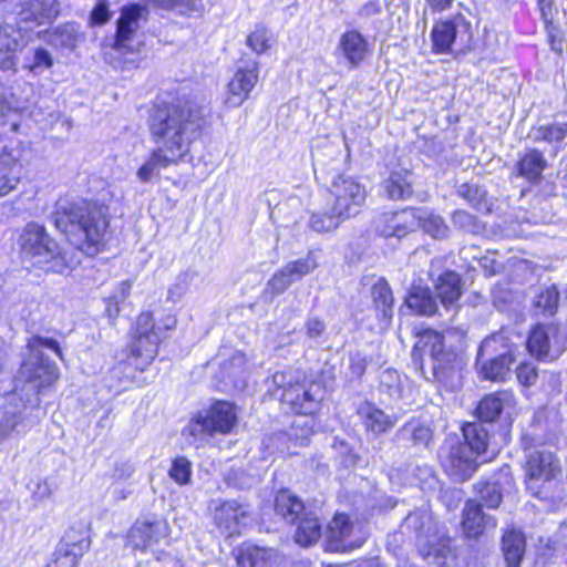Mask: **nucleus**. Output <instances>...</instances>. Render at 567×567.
I'll return each instance as SVG.
<instances>
[{"label":"nucleus","instance_id":"f257e3e1","mask_svg":"<svg viewBox=\"0 0 567 567\" xmlns=\"http://www.w3.org/2000/svg\"><path fill=\"white\" fill-rule=\"evenodd\" d=\"M212 126L204 106L194 99L167 91L151 101L146 127L155 147L136 175L147 183L162 168L178 165L192 155V146L203 140Z\"/></svg>","mask_w":567,"mask_h":567},{"label":"nucleus","instance_id":"f03ea898","mask_svg":"<svg viewBox=\"0 0 567 567\" xmlns=\"http://www.w3.org/2000/svg\"><path fill=\"white\" fill-rule=\"evenodd\" d=\"M51 220L69 245L83 257L95 258L110 249L113 237L110 207L95 198L56 206Z\"/></svg>","mask_w":567,"mask_h":567},{"label":"nucleus","instance_id":"7ed1b4c3","mask_svg":"<svg viewBox=\"0 0 567 567\" xmlns=\"http://www.w3.org/2000/svg\"><path fill=\"white\" fill-rule=\"evenodd\" d=\"M151 310L140 312L128 331V342L116 355L110 368V379L122 390L141 385L140 377L159 354L163 338Z\"/></svg>","mask_w":567,"mask_h":567},{"label":"nucleus","instance_id":"20e7f679","mask_svg":"<svg viewBox=\"0 0 567 567\" xmlns=\"http://www.w3.org/2000/svg\"><path fill=\"white\" fill-rule=\"evenodd\" d=\"M324 383L303 370H280L271 377L267 394L285 415L317 419L324 401Z\"/></svg>","mask_w":567,"mask_h":567},{"label":"nucleus","instance_id":"39448f33","mask_svg":"<svg viewBox=\"0 0 567 567\" xmlns=\"http://www.w3.org/2000/svg\"><path fill=\"white\" fill-rule=\"evenodd\" d=\"M417 341L412 348V360L416 369L424 374V351L429 349L432 360L433 382L440 390L454 392L463 384L466 368L465 354L453 347H445L444 333L432 328H422L413 332Z\"/></svg>","mask_w":567,"mask_h":567},{"label":"nucleus","instance_id":"423d86ee","mask_svg":"<svg viewBox=\"0 0 567 567\" xmlns=\"http://www.w3.org/2000/svg\"><path fill=\"white\" fill-rule=\"evenodd\" d=\"M329 209L310 215L308 226L320 234L334 231L347 220L355 218L365 208L368 190L355 177L338 174L327 188Z\"/></svg>","mask_w":567,"mask_h":567},{"label":"nucleus","instance_id":"0eeeda50","mask_svg":"<svg viewBox=\"0 0 567 567\" xmlns=\"http://www.w3.org/2000/svg\"><path fill=\"white\" fill-rule=\"evenodd\" d=\"M25 348L34 360L21 361L14 377V391L39 398L52 389L60 379L58 364L41 353V348L50 349L61 361L64 360V353L55 339L40 334L28 338Z\"/></svg>","mask_w":567,"mask_h":567},{"label":"nucleus","instance_id":"6e6552de","mask_svg":"<svg viewBox=\"0 0 567 567\" xmlns=\"http://www.w3.org/2000/svg\"><path fill=\"white\" fill-rule=\"evenodd\" d=\"M484 424L477 420L463 422L460 427L462 441L442 449L440 465L447 476L465 482L477 471L480 463L476 458L487 453L492 437Z\"/></svg>","mask_w":567,"mask_h":567},{"label":"nucleus","instance_id":"1a4fd4ad","mask_svg":"<svg viewBox=\"0 0 567 567\" xmlns=\"http://www.w3.org/2000/svg\"><path fill=\"white\" fill-rule=\"evenodd\" d=\"M19 255L44 274H66L73 269L69 254L43 224L27 223L18 236Z\"/></svg>","mask_w":567,"mask_h":567},{"label":"nucleus","instance_id":"9d476101","mask_svg":"<svg viewBox=\"0 0 567 567\" xmlns=\"http://www.w3.org/2000/svg\"><path fill=\"white\" fill-rule=\"evenodd\" d=\"M239 423L238 406L236 403L225 400H213L205 409L195 412L184 434L194 440H208L215 436L233 434Z\"/></svg>","mask_w":567,"mask_h":567},{"label":"nucleus","instance_id":"9b49d317","mask_svg":"<svg viewBox=\"0 0 567 567\" xmlns=\"http://www.w3.org/2000/svg\"><path fill=\"white\" fill-rule=\"evenodd\" d=\"M524 484L532 495L542 501H554L563 474L556 453L534 450L526 455L523 463Z\"/></svg>","mask_w":567,"mask_h":567},{"label":"nucleus","instance_id":"f8f14e48","mask_svg":"<svg viewBox=\"0 0 567 567\" xmlns=\"http://www.w3.org/2000/svg\"><path fill=\"white\" fill-rule=\"evenodd\" d=\"M517 410V399L512 389H499L484 394L474 409L480 423H504L512 427Z\"/></svg>","mask_w":567,"mask_h":567},{"label":"nucleus","instance_id":"ddd939ff","mask_svg":"<svg viewBox=\"0 0 567 567\" xmlns=\"http://www.w3.org/2000/svg\"><path fill=\"white\" fill-rule=\"evenodd\" d=\"M213 524L218 533L229 539L239 537L251 519L247 504L236 499H223L212 512Z\"/></svg>","mask_w":567,"mask_h":567},{"label":"nucleus","instance_id":"4468645a","mask_svg":"<svg viewBox=\"0 0 567 567\" xmlns=\"http://www.w3.org/2000/svg\"><path fill=\"white\" fill-rule=\"evenodd\" d=\"M167 524L161 519L137 518L123 536L124 547L132 554H145L165 537Z\"/></svg>","mask_w":567,"mask_h":567},{"label":"nucleus","instance_id":"2eb2a0df","mask_svg":"<svg viewBox=\"0 0 567 567\" xmlns=\"http://www.w3.org/2000/svg\"><path fill=\"white\" fill-rule=\"evenodd\" d=\"M260 63L250 61L238 66L226 84L224 105L226 109H236L243 105L259 82Z\"/></svg>","mask_w":567,"mask_h":567},{"label":"nucleus","instance_id":"dca6fc26","mask_svg":"<svg viewBox=\"0 0 567 567\" xmlns=\"http://www.w3.org/2000/svg\"><path fill=\"white\" fill-rule=\"evenodd\" d=\"M147 13V8L141 3L124 4L116 20L112 49L122 54L133 53L134 49L131 42L140 28L141 19L146 20Z\"/></svg>","mask_w":567,"mask_h":567},{"label":"nucleus","instance_id":"f3484780","mask_svg":"<svg viewBox=\"0 0 567 567\" xmlns=\"http://www.w3.org/2000/svg\"><path fill=\"white\" fill-rule=\"evenodd\" d=\"M460 25L466 29L471 28V22L461 12L437 19L430 32L431 53L435 55L452 54Z\"/></svg>","mask_w":567,"mask_h":567},{"label":"nucleus","instance_id":"a211bd4d","mask_svg":"<svg viewBox=\"0 0 567 567\" xmlns=\"http://www.w3.org/2000/svg\"><path fill=\"white\" fill-rule=\"evenodd\" d=\"M90 546L91 538L87 532L72 527L65 533L62 545L45 567H76Z\"/></svg>","mask_w":567,"mask_h":567},{"label":"nucleus","instance_id":"6ab92c4d","mask_svg":"<svg viewBox=\"0 0 567 567\" xmlns=\"http://www.w3.org/2000/svg\"><path fill=\"white\" fill-rule=\"evenodd\" d=\"M559 337V326L554 322H537L527 333L525 348L528 354L537 361H551V346Z\"/></svg>","mask_w":567,"mask_h":567},{"label":"nucleus","instance_id":"aec40b11","mask_svg":"<svg viewBox=\"0 0 567 567\" xmlns=\"http://www.w3.org/2000/svg\"><path fill=\"white\" fill-rule=\"evenodd\" d=\"M496 526L497 519L492 515L485 514L478 501L474 498L465 501L460 522V528L464 538L477 540L488 529H494Z\"/></svg>","mask_w":567,"mask_h":567},{"label":"nucleus","instance_id":"412c9836","mask_svg":"<svg viewBox=\"0 0 567 567\" xmlns=\"http://www.w3.org/2000/svg\"><path fill=\"white\" fill-rule=\"evenodd\" d=\"M367 434L380 436L389 433L398 423L395 415L386 414L374 402L363 401L355 411Z\"/></svg>","mask_w":567,"mask_h":567},{"label":"nucleus","instance_id":"4be33fe9","mask_svg":"<svg viewBox=\"0 0 567 567\" xmlns=\"http://www.w3.org/2000/svg\"><path fill=\"white\" fill-rule=\"evenodd\" d=\"M434 296L445 309L458 305L464 293V282L461 274L446 269L442 271L434 281Z\"/></svg>","mask_w":567,"mask_h":567},{"label":"nucleus","instance_id":"5701e85b","mask_svg":"<svg viewBox=\"0 0 567 567\" xmlns=\"http://www.w3.org/2000/svg\"><path fill=\"white\" fill-rule=\"evenodd\" d=\"M338 50L352 69L360 66L371 52L368 40L357 29L346 30L340 35Z\"/></svg>","mask_w":567,"mask_h":567},{"label":"nucleus","instance_id":"b1692460","mask_svg":"<svg viewBox=\"0 0 567 567\" xmlns=\"http://www.w3.org/2000/svg\"><path fill=\"white\" fill-rule=\"evenodd\" d=\"M547 166L548 163L540 150L528 148L516 161L514 174L532 185H538L543 181V173Z\"/></svg>","mask_w":567,"mask_h":567},{"label":"nucleus","instance_id":"393cba45","mask_svg":"<svg viewBox=\"0 0 567 567\" xmlns=\"http://www.w3.org/2000/svg\"><path fill=\"white\" fill-rule=\"evenodd\" d=\"M237 567H272L276 553L250 542L241 543L234 551Z\"/></svg>","mask_w":567,"mask_h":567},{"label":"nucleus","instance_id":"a878e982","mask_svg":"<svg viewBox=\"0 0 567 567\" xmlns=\"http://www.w3.org/2000/svg\"><path fill=\"white\" fill-rule=\"evenodd\" d=\"M21 163L8 146L0 148V197H4L20 183Z\"/></svg>","mask_w":567,"mask_h":567},{"label":"nucleus","instance_id":"bb28decb","mask_svg":"<svg viewBox=\"0 0 567 567\" xmlns=\"http://www.w3.org/2000/svg\"><path fill=\"white\" fill-rule=\"evenodd\" d=\"M415 208L406 207L401 210L392 212L384 216V224L381 228L383 238H403L410 234L416 225Z\"/></svg>","mask_w":567,"mask_h":567},{"label":"nucleus","instance_id":"cd10ccee","mask_svg":"<svg viewBox=\"0 0 567 567\" xmlns=\"http://www.w3.org/2000/svg\"><path fill=\"white\" fill-rule=\"evenodd\" d=\"M412 176V171L404 167L390 171L382 184L386 197L391 200L411 198L414 194Z\"/></svg>","mask_w":567,"mask_h":567},{"label":"nucleus","instance_id":"c85d7f7f","mask_svg":"<svg viewBox=\"0 0 567 567\" xmlns=\"http://www.w3.org/2000/svg\"><path fill=\"white\" fill-rule=\"evenodd\" d=\"M290 525H296L293 540L301 547H310L317 544L322 536V523L311 511H305L302 515Z\"/></svg>","mask_w":567,"mask_h":567},{"label":"nucleus","instance_id":"c756f323","mask_svg":"<svg viewBox=\"0 0 567 567\" xmlns=\"http://www.w3.org/2000/svg\"><path fill=\"white\" fill-rule=\"evenodd\" d=\"M404 303L419 317H433L439 311L436 298L426 286H412L406 292Z\"/></svg>","mask_w":567,"mask_h":567},{"label":"nucleus","instance_id":"7c9ffc66","mask_svg":"<svg viewBox=\"0 0 567 567\" xmlns=\"http://www.w3.org/2000/svg\"><path fill=\"white\" fill-rule=\"evenodd\" d=\"M274 512L286 523L291 524L306 511L303 501L289 488H279L274 495Z\"/></svg>","mask_w":567,"mask_h":567},{"label":"nucleus","instance_id":"2f4dec72","mask_svg":"<svg viewBox=\"0 0 567 567\" xmlns=\"http://www.w3.org/2000/svg\"><path fill=\"white\" fill-rule=\"evenodd\" d=\"M21 44L14 37V28L7 23H0V70L17 72L18 56Z\"/></svg>","mask_w":567,"mask_h":567},{"label":"nucleus","instance_id":"473e14b6","mask_svg":"<svg viewBox=\"0 0 567 567\" xmlns=\"http://www.w3.org/2000/svg\"><path fill=\"white\" fill-rule=\"evenodd\" d=\"M526 537L516 528H507L502 536V551L507 567H519L525 555Z\"/></svg>","mask_w":567,"mask_h":567},{"label":"nucleus","instance_id":"72a5a7b5","mask_svg":"<svg viewBox=\"0 0 567 567\" xmlns=\"http://www.w3.org/2000/svg\"><path fill=\"white\" fill-rule=\"evenodd\" d=\"M514 361L515 357L511 351L487 358L480 368V374L484 380L504 382L511 372Z\"/></svg>","mask_w":567,"mask_h":567},{"label":"nucleus","instance_id":"f704fd0d","mask_svg":"<svg viewBox=\"0 0 567 567\" xmlns=\"http://www.w3.org/2000/svg\"><path fill=\"white\" fill-rule=\"evenodd\" d=\"M372 307L377 316L382 320H391L393 317L394 297L389 282L380 278L371 287Z\"/></svg>","mask_w":567,"mask_h":567},{"label":"nucleus","instance_id":"c9c22d12","mask_svg":"<svg viewBox=\"0 0 567 567\" xmlns=\"http://www.w3.org/2000/svg\"><path fill=\"white\" fill-rule=\"evenodd\" d=\"M329 540L338 547L343 546L353 532V523L347 513H337L333 515L329 527Z\"/></svg>","mask_w":567,"mask_h":567},{"label":"nucleus","instance_id":"e433bc0d","mask_svg":"<svg viewBox=\"0 0 567 567\" xmlns=\"http://www.w3.org/2000/svg\"><path fill=\"white\" fill-rule=\"evenodd\" d=\"M533 131L536 143L561 144L567 138V121L534 126Z\"/></svg>","mask_w":567,"mask_h":567},{"label":"nucleus","instance_id":"4c0bfd02","mask_svg":"<svg viewBox=\"0 0 567 567\" xmlns=\"http://www.w3.org/2000/svg\"><path fill=\"white\" fill-rule=\"evenodd\" d=\"M272 34L264 23H257L248 33L246 45L257 55L266 53L272 44Z\"/></svg>","mask_w":567,"mask_h":567},{"label":"nucleus","instance_id":"58836bf2","mask_svg":"<svg viewBox=\"0 0 567 567\" xmlns=\"http://www.w3.org/2000/svg\"><path fill=\"white\" fill-rule=\"evenodd\" d=\"M318 261L312 250L305 258L287 262L284 268L293 281L300 280L318 268Z\"/></svg>","mask_w":567,"mask_h":567},{"label":"nucleus","instance_id":"ea45409f","mask_svg":"<svg viewBox=\"0 0 567 567\" xmlns=\"http://www.w3.org/2000/svg\"><path fill=\"white\" fill-rule=\"evenodd\" d=\"M475 491L480 495L482 508L485 506L488 509H496L503 502V494L494 483L478 482L475 485Z\"/></svg>","mask_w":567,"mask_h":567},{"label":"nucleus","instance_id":"a19ab883","mask_svg":"<svg viewBox=\"0 0 567 567\" xmlns=\"http://www.w3.org/2000/svg\"><path fill=\"white\" fill-rule=\"evenodd\" d=\"M457 195L474 209H480L487 204V193L475 183H463L457 189Z\"/></svg>","mask_w":567,"mask_h":567},{"label":"nucleus","instance_id":"79ce46f5","mask_svg":"<svg viewBox=\"0 0 567 567\" xmlns=\"http://www.w3.org/2000/svg\"><path fill=\"white\" fill-rule=\"evenodd\" d=\"M560 295L556 286L546 287L537 296L536 307L545 316H555L558 311Z\"/></svg>","mask_w":567,"mask_h":567},{"label":"nucleus","instance_id":"37998d69","mask_svg":"<svg viewBox=\"0 0 567 567\" xmlns=\"http://www.w3.org/2000/svg\"><path fill=\"white\" fill-rule=\"evenodd\" d=\"M168 475L181 486L188 484L192 478L190 461L186 456H177L173 458L171 468L168 470Z\"/></svg>","mask_w":567,"mask_h":567},{"label":"nucleus","instance_id":"c03bdc74","mask_svg":"<svg viewBox=\"0 0 567 567\" xmlns=\"http://www.w3.org/2000/svg\"><path fill=\"white\" fill-rule=\"evenodd\" d=\"M416 224L434 238L444 235L447 229L444 219L435 214L416 217Z\"/></svg>","mask_w":567,"mask_h":567},{"label":"nucleus","instance_id":"a18cd8bd","mask_svg":"<svg viewBox=\"0 0 567 567\" xmlns=\"http://www.w3.org/2000/svg\"><path fill=\"white\" fill-rule=\"evenodd\" d=\"M515 374L522 386L530 388L537 382L538 369L533 362L525 360L516 365Z\"/></svg>","mask_w":567,"mask_h":567},{"label":"nucleus","instance_id":"49530a36","mask_svg":"<svg viewBox=\"0 0 567 567\" xmlns=\"http://www.w3.org/2000/svg\"><path fill=\"white\" fill-rule=\"evenodd\" d=\"M58 16V10L52 4H41L40 7L30 3V13L25 18L27 21L35 22L38 25L50 22Z\"/></svg>","mask_w":567,"mask_h":567},{"label":"nucleus","instance_id":"de8ad7c7","mask_svg":"<svg viewBox=\"0 0 567 567\" xmlns=\"http://www.w3.org/2000/svg\"><path fill=\"white\" fill-rule=\"evenodd\" d=\"M293 282L295 281L282 267L272 274L268 280L267 287L271 295L277 296L284 293Z\"/></svg>","mask_w":567,"mask_h":567},{"label":"nucleus","instance_id":"09e8293b","mask_svg":"<svg viewBox=\"0 0 567 567\" xmlns=\"http://www.w3.org/2000/svg\"><path fill=\"white\" fill-rule=\"evenodd\" d=\"M404 427H410L411 440L413 445L427 446L433 439L432 430L430 429L429 425L424 423L409 422L404 425Z\"/></svg>","mask_w":567,"mask_h":567},{"label":"nucleus","instance_id":"8fccbe9b","mask_svg":"<svg viewBox=\"0 0 567 567\" xmlns=\"http://www.w3.org/2000/svg\"><path fill=\"white\" fill-rule=\"evenodd\" d=\"M111 19V11L107 0H100L93 7L89 16V24L92 27L103 25Z\"/></svg>","mask_w":567,"mask_h":567},{"label":"nucleus","instance_id":"3c124183","mask_svg":"<svg viewBox=\"0 0 567 567\" xmlns=\"http://www.w3.org/2000/svg\"><path fill=\"white\" fill-rule=\"evenodd\" d=\"M536 8L545 29L553 28V19L556 13L555 0H536Z\"/></svg>","mask_w":567,"mask_h":567},{"label":"nucleus","instance_id":"603ef678","mask_svg":"<svg viewBox=\"0 0 567 567\" xmlns=\"http://www.w3.org/2000/svg\"><path fill=\"white\" fill-rule=\"evenodd\" d=\"M504 347L503 338L497 334H492L485 338L478 348V358L485 359L498 351V347Z\"/></svg>","mask_w":567,"mask_h":567},{"label":"nucleus","instance_id":"864d4df0","mask_svg":"<svg viewBox=\"0 0 567 567\" xmlns=\"http://www.w3.org/2000/svg\"><path fill=\"white\" fill-rule=\"evenodd\" d=\"M20 423V416L10 413L0 421V443L7 440Z\"/></svg>","mask_w":567,"mask_h":567},{"label":"nucleus","instance_id":"5fc2aeb1","mask_svg":"<svg viewBox=\"0 0 567 567\" xmlns=\"http://www.w3.org/2000/svg\"><path fill=\"white\" fill-rule=\"evenodd\" d=\"M451 218L453 225L462 229L476 224V217L463 209L454 210Z\"/></svg>","mask_w":567,"mask_h":567},{"label":"nucleus","instance_id":"6e6d98bb","mask_svg":"<svg viewBox=\"0 0 567 567\" xmlns=\"http://www.w3.org/2000/svg\"><path fill=\"white\" fill-rule=\"evenodd\" d=\"M53 65V59L50 52L43 48H37L33 54V63L30 66V70H34L37 68H47L50 69Z\"/></svg>","mask_w":567,"mask_h":567},{"label":"nucleus","instance_id":"4d7b16f0","mask_svg":"<svg viewBox=\"0 0 567 567\" xmlns=\"http://www.w3.org/2000/svg\"><path fill=\"white\" fill-rule=\"evenodd\" d=\"M305 327L306 333L309 338H318L324 331V322L319 318H312L307 320Z\"/></svg>","mask_w":567,"mask_h":567},{"label":"nucleus","instance_id":"13d9d810","mask_svg":"<svg viewBox=\"0 0 567 567\" xmlns=\"http://www.w3.org/2000/svg\"><path fill=\"white\" fill-rule=\"evenodd\" d=\"M433 13H442L450 10L454 0H425Z\"/></svg>","mask_w":567,"mask_h":567},{"label":"nucleus","instance_id":"bf43d9fd","mask_svg":"<svg viewBox=\"0 0 567 567\" xmlns=\"http://www.w3.org/2000/svg\"><path fill=\"white\" fill-rule=\"evenodd\" d=\"M553 28L546 29L548 31V43L550 44V48L555 50L556 52L560 53L563 51V41L561 39H557L555 34H553Z\"/></svg>","mask_w":567,"mask_h":567},{"label":"nucleus","instance_id":"052dcab7","mask_svg":"<svg viewBox=\"0 0 567 567\" xmlns=\"http://www.w3.org/2000/svg\"><path fill=\"white\" fill-rule=\"evenodd\" d=\"M361 11L365 16L378 14L381 12V7L378 1H370L362 6Z\"/></svg>","mask_w":567,"mask_h":567},{"label":"nucleus","instance_id":"680f3d73","mask_svg":"<svg viewBox=\"0 0 567 567\" xmlns=\"http://www.w3.org/2000/svg\"><path fill=\"white\" fill-rule=\"evenodd\" d=\"M364 368H365V364H364V360H357V361H351L350 363V369L358 373V375H361L364 371Z\"/></svg>","mask_w":567,"mask_h":567},{"label":"nucleus","instance_id":"e2e57ef3","mask_svg":"<svg viewBox=\"0 0 567 567\" xmlns=\"http://www.w3.org/2000/svg\"><path fill=\"white\" fill-rule=\"evenodd\" d=\"M106 311L109 312L110 317L115 319L118 315V311H120V307H118V303L117 301H114L112 303H110L106 308Z\"/></svg>","mask_w":567,"mask_h":567},{"label":"nucleus","instance_id":"0e129e2a","mask_svg":"<svg viewBox=\"0 0 567 567\" xmlns=\"http://www.w3.org/2000/svg\"><path fill=\"white\" fill-rule=\"evenodd\" d=\"M171 567H187V565L183 559L175 557L171 560Z\"/></svg>","mask_w":567,"mask_h":567},{"label":"nucleus","instance_id":"69168bd1","mask_svg":"<svg viewBox=\"0 0 567 567\" xmlns=\"http://www.w3.org/2000/svg\"><path fill=\"white\" fill-rule=\"evenodd\" d=\"M313 433H315V430L312 427H309L307 430V435L306 436L308 437V436L312 435Z\"/></svg>","mask_w":567,"mask_h":567},{"label":"nucleus","instance_id":"338daca9","mask_svg":"<svg viewBox=\"0 0 567 567\" xmlns=\"http://www.w3.org/2000/svg\"><path fill=\"white\" fill-rule=\"evenodd\" d=\"M563 526H564V528H565V530L567 533V518L564 520Z\"/></svg>","mask_w":567,"mask_h":567}]
</instances>
